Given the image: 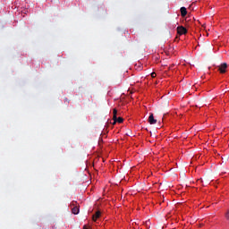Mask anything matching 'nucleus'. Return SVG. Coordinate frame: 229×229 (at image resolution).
Masks as SVG:
<instances>
[{
	"instance_id": "obj_1",
	"label": "nucleus",
	"mask_w": 229,
	"mask_h": 229,
	"mask_svg": "<svg viewBox=\"0 0 229 229\" xmlns=\"http://www.w3.org/2000/svg\"><path fill=\"white\" fill-rule=\"evenodd\" d=\"M71 207H72V214H74L75 216L80 214V207L78 206L77 201L71 202Z\"/></svg>"
},
{
	"instance_id": "obj_2",
	"label": "nucleus",
	"mask_w": 229,
	"mask_h": 229,
	"mask_svg": "<svg viewBox=\"0 0 229 229\" xmlns=\"http://www.w3.org/2000/svg\"><path fill=\"white\" fill-rule=\"evenodd\" d=\"M226 69H228V64H226V63H224L218 66V71L221 74H225V72H226Z\"/></svg>"
},
{
	"instance_id": "obj_3",
	"label": "nucleus",
	"mask_w": 229,
	"mask_h": 229,
	"mask_svg": "<svg viewBox=\"0 0 229 229\" xmlns=\"http://www.w3.org/2000/svg\"><path fill=\"white\" fill-rule=\"evenodd\" d=\"M177 33L179 35H185L187 33V29L183 26L177 27Z\"/></svg>"
},
{
	"instance_id": "obj_4",
	"label": "nucleus",
	"mask_w": 229,
	"mask_h": 229,
	"mask_svg": "<svg viewBox=\"0 0 229 229\" xmlns=\"http://www.w3.org/2000/svg\"><path fill=\"white\" fill-rule=\"evenodd\" d=\"M148 123L149 124H157V119H155V116L153 115V114H149Z\"/></svg>"
},
{
	"instance_id": "obj_5",
	"label": "nucleus",
	"mask_w": 229,
	"mask_h": 229,
	"mask_svg": "<svg viewBox=\"0 0 229 229\" xmlns=\"http://www.w3.org/2000/svg\"><path fill=\"white\" fill-rule=\"evenodd\" d=\"M101 217V211H97L93 216H92V219L94 222H97L98 219H99Z\"/></svg>"
},
{
	"instance_id": "obj_6",
	"label": "nucleus",
	"mask_w": 229,
	"mask_h": 229,
	"mask_svg": "<svg viewBox=\"0 0 229 229\" xmlns=\"http://www.w3.org/2000/svg\"><path fill=\"white\" fill-rule=\"evenodd\" d=\"M113 119H114V124L117 123V109L113 110Z\"/></svg>"
},
{
	"instance_id": "obj_7",
	"label": "nucleus",
	"mask_w": 229,
	"mask_h": 229,
	"mask_svg": "<svg viewBox=\"0 0 229 229\" xmlns=\"http://www.w3.org/2000/svg\"><path fill=\"white\" fill-rule=\"evenodd\" d=\"M181 15L182 17H185V15H187V8L181 7Z\"/></svg>"
},
{
	"instance_id": "obj_8",
	"label": "nucleus",
	"mask_w": 229,
	"mask_h": 229,
	"mask_svg": "<svg viewBox=\"0 0 229 229\" xmlns=\"http://www.w3.org/2000/svg\"><path fill=\"white\" fill-rule=\"evenodd\" d=\"M124 120L123 119V117H118L116 118V123H119L121 124V123H123Z\"/></svg>"
},
{
	"instance_id": "obj_9",
	"label": "nucleus",
	"mask_w": 229,
	"mask_h": 229,
	"mask_svg": "<svg viewBox=\"0 0 229 229\" xmlns=\"http://www.w3.org/2000/svg\"><path fill=\"white\" fill-rule=\"evenodd\" d=\"M151 77H152V78H157V73H156L155 72H153L151 73Z\"/></svg>"
}]
</instances>
